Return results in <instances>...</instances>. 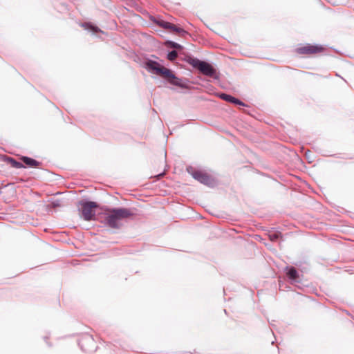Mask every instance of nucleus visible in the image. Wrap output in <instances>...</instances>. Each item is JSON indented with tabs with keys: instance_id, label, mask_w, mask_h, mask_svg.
I'll return each instance as SVG.
<instances>
[{
	"instance_id": "1",
	"label": "nucleus",
	"mask_w": 354,
	"mask_h": 354,
	"mask_svg": "<svg viewBox=\"0 0 354 354\" xmlns=\"http://www.w3.org/2000/svg\"><path fill=\"white\" fill-rule=\"evenodd\" d=\"M145 68L149 72L160 75L172 85L182 88H187L188 87V81L187 80L177 77L170 69L161 66L156 61L148 60L145 64Z\"/></svg>"
},
{
	"instance_id": "2",
	"label": "nucleus",
	"mask_w": 354,
	"mask_h": 354,
	"mask_svg": "<svg viewBox=\"0 0 354 354\" xmlns=\"http://www.w3.org/2000/svg\"><path fill=\"white\" fill-rule=\"evenodd\" d=\"M133 215L127 208H113L106 214L105 221L111 228L118 229L122 226V221Z\"/></svg>"
},
{
	"instance_id": "3",
	"label": "nucleus",
	"mask_w": 354,
	"mask_h": 354,
	"mask_svg": "<svg viewBox=\"0 0 354 354\" xmlns=\"http://www.w3.org/2000/svg\"><path fill=\"white\" fill-rule=\"evenodd\" d=\"M188 63L207 76L214 77L216 74L215 69L211 64L206 62L201 61L197 58L189 57Z\"/></svg>"
},
{
	"instance_id": "4",
	"label": "nucleus",
	"mask_w": 354,
	"mask_h": 354,
	"mask_svg": "<svg viewBox=\"0 0 354 354\" xmlns=\"http://www.w3.org/2000/svg\"><path fill=\"white\" fill-rule=\"evenodd\" d=\"M191 170H192V168L187 169L188 172L190 173L192 176L198 182L209 187H213L216 185L215 180L207 174L199 170H194L192 171Z\"/></svg>"
},
{
	"instance_id": "5",
	"label": "nucleus",
	"mask_w": 354,
	"mask_h": 354,
	"mask_svg": "<svg viewBox=\"0 0 354 354\" xmlns=\"http://www.w3.org/2000/svg\"><path fill=\"white\" fill-rule=\"evenodd\" d=\"M79 205L82 207V217L85 221H91L95 216V212L93 208L97 207V204L93 201H81Z\"/></svg>"
},
{
	"instance_id": "6",
	"label": "nucleus",
	"mask_w": 354,
	"mask_h": 354,
	"mask_svg": "<svg viewBox=\"0 0 354 354\" xmlns=\"http://www.w3.org/2000/svg\"><path fill=\"white\" fill-rule=\"evenodd\" d=\"M324 48L320 45L307 44L304 46L298 48L297 51L299 54H314L322 52Z\"/></svg>"
},
{
	"instance_id": "7",
	"label": "nucleus",
	"mask_w": 354,
	"mask_h": 354,
	"mask_svg": "<svg viewBox=\"0 0 354 354\" xmlns=\"http://www.w3.org/2000/svg\"><path fill=\"white\" fill-rule=\"evenodd\" d=\"M154 22L158 25L159 26L165 28V29H169L171 30L174 32H176L178 33H186V31L179 27L176 26L175 25L172 24L170 22L166 21L162 19H157L154 20Z\"/></svg>"
},
{
	"instance_id": "8",
	"label": "nucleus",
	"mask_w": 354,
	"mask_h": 354,
	"mask_svg": "<svg viewBox=\"0 0 354 354\" xmlns=\"http://www.w3.org/2000/svg\"><path fill=\"white\" fill-rule=\"evenodd\" d=\"M93 343H94V341L91 337L86 336V337H82L80 340L79 345L80 346L81 348L83 351H84L86 352H88L91 351V349L88 347H86L85 346L87 344H93Z\"/></svg>"
},
{
	"instance_id": "9",
	"label": "nucleus",
	"mask_w": 354,
	"mask_h": 354,
	"mask_svg": "<svg viewBox=\"0 0 354 354\" xmlns=\"http://www.w3.org/2000/svg\"><path fill=\"white\" fill-rule=\"evenodd\" d=\"M287 275L291 281V283L296 284L299 282V274L294 267L288 268Z\"/></svg>"
},
{
	"instance_id": "10",
	"label": "nucleus",
	"mask_w": 354,
	"mask_h": 354,
	"mask_svg": "<svg viewBox=\"0 0 354 354\" xmlns=\"http://www.w3.org/2000/svg\"><path fill=\"white\" fill-rule=\"evenodd\" d=\"M219 97H220V98H221L222 100H223L226 102H231V103H233L235 104L245 106V104L243 102H241L239 99H237L230 95L225 94V93H221L219 95Z\"/></svg>"
},
{
	"instance_id": "11",
	"label": "nucleus",
	"mask_w": 354,
	"mask_h": 354,
	"mask_svg": "<svg viewBox=\"0 0 354 354\" xmlns=\"http://www.w3.org/2000/svg\"><path fill=\"white\" fill-rule=\"evenodd\" d=\"M21 160L26 165L31 167H35L39 165L38 161L27 156H23Z\"/></svg>"
},
{
	"instance_id": "12",
	"label": "nucleus",
	"mask_w": 354,
	"mask_h": 354,
	"mask_svg": "<svg viewBox=\"0 0 354 354\" xmlns=\"http://www.w3.org/2000/svg\"><path fill=\"white\" fill-rule=\"evenodd\" d=\"M178 56V53L176 50H171L167 54V59L170 61H174Z\"/></svg>"
},
{
	"instance_id": "13",
	"label": "nucleus",
	"mask_w": 354,
	"mask_h": 354,
	"mask_svg": "<svg viewBox=\"0 0 354 354\" xmlns=\"http://www.w3.org/2000/svg\"><path fill=\"white\" fill-rule=\"evenodd\" d=\"M279 236V234L277 232H274L270 234V239L271 241H277Z\"/></svg>"
},
{
	"instance_id": "14",
	"label": "nucleus",
	"mask_w": 354,
	"mask_h": 354,
	"mask_svg": "<svg viewBox=\"0 0 354 354\" xmlns=\"http://www.w3.org/2000/svg\"><path fill=\"white\" fill-rule=\"evenodd\" d=\"M84 27L89 28L91 30H92L93 32H97L99 29L97 27H94L88 24H85L83 25Z\"/></svg>"
},
{
	"instance_id": "15",
	"label": "nucleus",
	"mask_w": 354,
	"mask_h": 354,
	"mask_svg": "<svg viewBox=\"0 0 354 354\" xmlns=\"http://www.w3.org/2000/svg\"><path fill=\"white\" fill-rule=\"evenodd\" d=\"M11 161L12 162V165L16 168H21L23 167L21 162L14 160L13 159H11Z\"/></svg>"
},
{
	"instance_id": "16",
	"label": "nucleus",
	"mask_w": 354,
	"mask_h": 354,
	"mask_svg": "<svg viewBox=\"0 0 354 354\" xmlns=\"http://www.w3.org/2000/svg\"><path fill=\"white\" fill-rule=\"evenodd\" d=\"M171 46L175 48H181V46L179 44H177L175 42L171 43Z\"/></svg>"
},
{
	"instance_id": "17",
	"label": "nucleus",
	"mask_w": 354,
	"mask_h": 354,
	"mask_svg": "<svg viewBox=\"0 0 354 354\" xmlns=\"http://www.w3.org/2000/svg\"><path fill=\"white\" fill-rule=\"evenodd\" d=\"M163 176V174H160L158 175V176Z\"/></svg>"
}]
</instances>
